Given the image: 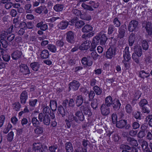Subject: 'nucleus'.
Segmentation results:
<instances>
[{"instance_id":"obj_1","label":"nucleus","mask_w":152,"mask_h":152,"mask_svg":"<svg viewBox=\"0 0 152 152\" xmlns=\"http://www.w3.org/2000/svg\"><path fill=\"white\" fill-rule=\"evenodd\" d=\"M123 57L124 59L123 61L125 66L126 69L129 68V61L131 59L130 56L129 52V48L126 47L124 51Z\"/></svg>"},{"instance_id":"obj_2","label":"nucleus","mask_w":152,"mask_h":152,"mask_svg":"<svg viewBox=\"0 0 152 152\" xmlns=\"http://www.w3.org/2000/svg\"><path fill=\"white\" fill-rule=\"evenodd\" d=\"M103 31H101L98 36H96L94 38V40L96 42L99 43L101 45H104L106 42L107 39V38L106 36V34L103 33Z\"/></svg>"},{"instance_id":"obj_3","label":"nucleus","mask_w":152,"mask_h":152,"mask_svg":"<svg viewBox=\"0 0 152 152\" xmlns=\"http://www.w3.org/2000/svg\"><path fill=\"white\" fill-rule=\"evenodd\" d=\"M147 104H148V102L145 99L141 100L138 103V105L141 109L142 112L144 113L148 114L150 112V111L145 106Z\"/></svg>"},{"instance_id":"obj_4","label":"nucleus","mask_w":152,"mask_h":152,"mask_svg":"<svg viewBox=\"0 0 152 152\" xmlns=\"http://www.w3.org/2000/svg\"><path fill=\"white\" fill-rule=\"evenodd\" d=\"M89 102L85 101L84 104L80 107V110L83 111L84 114L88 115V116H90L92 114L91 112L89 109Z\"/></svg>"},{"instance_id":"obj_5","label":"nucleus","mask_w":152,"mask_h":152,"mask_svg":"<svg viewBox=\"0 0 152 152\" xmlns=\"http://www.w3.org/2000/svg\"><path fill=\"white\" fill-rule=\"evenodd\" d=\"M13 28V27L12 26L8 29L6 31H2L1 33H7V34L5 37V39L7 38V40L8 41V42H11L14 39L15 37V36L14 34H11Z\"/></svg>"},{"instance_id":"obj_6","label":"nucleus","mask_w":152,"mask_h":152,"mask_svg":"<svg viewBox=\"0 0 152 152\" xmlns=\"http://www.w3.org/2000/svg\"><path fill=\"white\" fill-rule=\"evenodd\" d=\"M38 118L40 122L43 121L45 125H48L50 123V118L48 115H45L44 116L42 113H40L38 115Z\"/></svg>"},{"instance_id":"obj_7","label":"nucleus","mask_w":152,"mask_h":152,"mask_svg":"<svg viewBox=\"0 0 152 152\" xmlns=\"http://www.w3.org/2000/svg\"><path fill=\"white\" fill-rule=\"evenodd\" d=\"M116 53V48L111 47L107 51L106 56L108 58L111 59L115 56Z\"/></svg>"},{"instance_id":"obj_8","label":"nucleus","mask_w":152,"mask_h":152,"mask_svg":"<svg viewBox=\"0 0 152 152\" xmlns=\"http://www.w3.org/2000/svg\"><path fill=\"white\" fill-rule=\"evenodd\" d=\"M138 24V22L134 20H131L129 23L128 30L130 32L134 31L137 27Z\"/></svg>"},{"instance_id":"obj_9","label":"nucleus","mask_w":152,"mask_h":152,"mask_svg":"<svg viewBox=\"0 0 152 152\" xmlns=\"http://www.w3.org/2000/svg\"><path fill=\"white\" fill-rule=\"evenodd\" d=\"M81 62L82 64L85 66H91L92 64V61L90 56L83 57L82 59Z\"/></svg>"},{"instance_id":"obj_10","label":"nucleus","mask_w":152,"mask_h":152,"mask_svg":"<svg viewBox=\"0 0 152 152\" xmlns=\"http://www.w3.org/2000/svg\"><path fill=\"white\" fill-rule=\"evenodd\" d=\"M19 72L23 74L26 75L30 73V70L28 66L26 64H21L19 66Z\"/></svg>"},{"instance_id":"obj_11","label":"nucleus","mask_w":152,"mask_h":152,"mask_svg":"<svg viewBox=\"0 0 152 152\" xmlns=\"http://www.w3.org/2000/svg\"><path fill=\"white\" fill-rule=\"evenodd\" d=\"M7 33H1L0 35V42L2 44L3 48H6L8 46V42L5 39V37Z\"/></svg>"},{"instance_id":"obj_12","label":"nucleus","mask_w":152,"mask_h":152,"mask_svg":"<svg viewBox=\"0 0 152 152\" xmlns=\"http://www.w3.org/2000/svg\"><path fill=\"white\" fill-rule=\"evenodd\" d=\"M109 107L103 104L101 107V110L102 114L104 116L108 115L110 113Z\"/></svg>"},{"instance_id":"obj_13","label":"nucleus","mask_w":152,"mask_h":152,"mask_svg":"<svg viewBox=\"0 0 152 152\" xmlns=\"http://www.w3.org/2000/svg\"><path fill=\"white\" fill-rule=\"evenodd\" d=\"M80 86V83L78 81L74 80L69 83V88L70 89L76 91L78 89Z\"/></svg>"},{"instance_id":"obj_14","label":"nucleus","mask_w":152,"mask_h":152,"mask_svg":"<svg viewBox=\"0 0 152 152\" xmlns=\"http://www.w3.org/2000/svg\"><path fill=\"white\" fill-rule=\"evenodd\" d=\"M28 94L26 91H23L20 96V102L21 104H25L28 99Z\"/></svg>"},{"instance_id":"obj_15","label":"nucleus","mask_w":152,"mask_h":152,"mask_svg":"<svg viewBox=\"0 0 152 152\" xmlns=\"http://www.w3.org/2000/svg\"><path fill=\"white\" fill-rule=\"evenodd\" d=\"M33 145V148H26L25 152H37L38 148L41 147L40 143H35Z\"/></svg>"},{"instance_id":"obj_16","label":"nucleus","mask_w":152,"mask_h":152,"mask_svg":"<svg viewBox=\"0 0 152 152\" xmlns=\"http://www.w3.org/2000/svg\"><path fill=\"white\" fill-rule=\"evenodd\" d=\"M66 39L67 41L70 43H73L74 42V36L72 31H69L66 33Z\"/></svg>"},{"instance_id":"obj_17","label":"nucleus","mask_w":152,"mask_h":152,"mask_svg":"<svg viewBox=\"0 0 152 152\" xmlns=\"http://www.w3.org/2000/svg\"><path fill=\"white\" fill-rule=\"evenodd\" d=\"M22 54V52L21 51L17 50L11 54V57L13 60H17L21 58Z\"/></svg>"},{"instance_id":"obj_18","label":"nucleus","mask_w":152,"mask_h":152,"mask_svg":"<svg viewBox=\"0 0 152 152\" xmlns=\"http://www.w3.org/2000/svg\"><path fill=\"white\" fill-rule=\"evenodd\" d=\"M137 39V35H135L133 33H131L129 37V45L131 46H132L135 41Z\"/></svg>"},{"instance_id":"obj_19","label":"nucleus","mask_w":152,"mask_h":152,"mask_svg":"<svg viewBox=\"0 0 152 152\" xmlns=\"http://www.w3.org/2000/svg\"><path fill=\"white\" fill-rule=\"evenodd\" d=\"M91 42L89 41L84 42L79 47V49L82 50H86L90 46Z\"/></svg>"},{"instance_id":"obj_20","label":"nucleus","mask_w":152,"mask_h":152,"mask_svg":"<svg viewBox=\"0 0 152 152\" xmlns=\"http://www.w3.org/2000/svg\"><path fill=\"white\" fill-rule=\"evenodd\" d=\"M121 105L118 99H115L113 100V102L112 105L113 106V109L115 110H116L120 109Z\"/></svg>"},{"instance_id":"obj_21","label":"nucleus","mask_w":152,"mask_h":152,"mask_svg":"<svg viewBox=\"0 0 152 152\" xmlns=\"http://www.w3.org/2000/svg\"><path fill=\"white\" fill-rule=\"evenodd\" d=\"M126 140L128 143L132 146H137L138 145V143L137 140L134 138L130 137H127Z\"/></svg>"},{"instance_id":"obj_22","label":"nucleus","mask_w":152,"mask_h":152,"mask_svg":"<svg viewBox=\"0 0 152 152\" xmlns=\"http://www.w3.org/2000/svg\"><path fill=\"white\" fill-rule=\"evenodd\" d=\"M69 25V22L66 21H62L58 25V28L62 30L64 29L67 28Z\"/></svg>"},{"instance_id":"obj_23","label":"nucleus","mask_w":152,"mask_h":152,"mask_svg":"<svg viewBox=\"0 0 152 152\" xmlns=\"http://www.w3.org/2000/svg\"><path fill=\"white\" fill-rule=\"evenodd\" d=\"M83 98L82 95L77 96L75 100V103L76 106L78 107L81 106L83 102Z\"/></svg>"},{"instance_id":"obj_24","label":"nucleus","mask_w":152,"mask_h":152,"mask_svg":"<svg viewBox=\"0 0 152 152\" xmlns=\"http://www.w3.org/2000/svg\"><path fill=\"white\" fill-rule=\"evenodd\" d=\"M50 54L49 51L46 50L44 49L41 51L40 53V56L42 59H46L49 56Z\"/></svg>"},{"instance_id":"obj_25","label":"nucleus","mask_w":152,"mask_h":152,"mask_svg":"<svg viewBox=\"0 0 152 152\" xmlns=\"http://www.w3.org/2000/svg\"><path fill=\"white\" fill-rule=\"evenodd\" d=\"M134 53H136L140 56L142 55V48L140 46H135L134 47Z\"/></svg>"},{"instance_id":"obj_26","label":"nucleus","mask_w":152,"mask_h":152,"mask_svg":"<svg viewBox=\"0 0 152 152\" xmlns=\"http://www.w3.org/2000/svg\"><path fill=\"white\" fill-rule=\"evenodd\" d=\"M64 6V5L59 4H58L54 6L53 9L55 11L58 12L62 11Z\"/></svg>"},{"instance_id":"obj_27","label":"nucleus","mask_w":152,"mask_h":152,"mask_svg":"<svg viewBox=\"0 0 152 152\" xmlns=\"http://www.w3.org/2000/svg\"><path fill=\"white\" fill-rule=\"evenodd\" d=\"M126 124V121L121 120L117 121L116 124L117 127L119 128H122L124 127Z\"/></svg>"},{"instance_id":"obj_28","label":"nucleus","mask_w":152,"mask_h":152,"mask_svg":"<svg viewBox=\"0 0 152 152\" xmlns=\"http://www.w3.org/2000/svg\"><path fill=\"white\" fill-rule=\"evenodd\" d=\"M105 104H104L109 107H110L112 105L113 102V98L110 96L106 97L105 99Z\"/></svg>"},{"instance_id":"obj_29","label":"nucleus","mask_w":152,"mask_h":152,"mask_svg":"<svg viewBox=\"0 0 152 152\" xmlns=\"http://www.w3.org/2000/svg\"><path fill=\"white\" fill-rule=\"evenodd\" d=\"M50 106L52 111H55L57 108V104L56 102L54 100H51L50 103Z\"/></svg>"},{"instance_id":"obj_30","label":"nucleus","mask_w":152,"mask_h":152,"mask_svg":"<svg viewBox=\"0 0 152 152\" xmlns=\"http://www.w3.org/2000/svg\"><path fill=\"white\" fill-rule=\"evenodd\" d=\"M75 115L76 117H78L79 121H83L84 120V116L82 111H77L76 112Z\"/></svg>"},{"instance_id":"obj_31","label":"nucleus","mask_w":152,"mask_h":152,"mask_svg":"<svg viewBox=\"0 0 152 152\" xmlns=\"http://www.w3.org/2000/svg\"><path fill=\"white\" fill-rule=\"evenodd\" d=\"M68 121L70 122H72L75 121L78 123H80L77 118L75 116H74L72 113H70L69 114L68 116Z\"/></svg>"},{"instance_id":"obj_32","label":"nucleus","mask_w":152,"mask_h":152,"mask_svg":"<svg viewBox=\"0 0 152 152\" xmlns=\"http://www.w3.org/2000/svg\"><path fill=\"white\" fill-rule=\"evenodd\" d=\"M124 28V26H122L119 29L118 31L119 34L118 35V37L120 38H123L124 36L125 30Z\"/></svg>"},{"instance_id":"obj_33","label":"nucleus","mask_w":152,"mask_h":152,"mask_svg":"<svg viewBox=\"0 0 152 152\" xmlns=\"http://www.w3.org/2000/svg\"><path fill=\"white\" fill-rule=\"evenodd\" d=\"M145 29L149 35H151L152 32V24L150 22H148L146 24Z\"/></svg>"},{"instance_id":"obj_34","label":"nucleus","mask_w":152,"mask_h":152,"mask_svg":"<svg viewBox=\"0 0 152 152\" xmlns=\"http://www.w3.org/2000/svg\"><path fill=\"white\" fill-rule=\"evenodd\" d=\"M93 30L92 27L89 25H85L82 28V31L83 32H88L91 31Z\"/></svg>"},{"instance_id":"obj_35","label":"nucleus","mask_w":152,"mask_h":152,"mask_svg":"<svg viewBox=\"0 0 152 152\" xmlns=\"http://www.w3.org/2000/svg\"><path fill=\"white\" fill-rule=\"evenodd\" d=\"M65 148L66 152H73V147L70 142H68L66 143Z\"/></svg>"},{"instance_id":"obj_36","label":"nucleus","mask_w":152,"mask_h":152,"mask_svg":"<svg viewBox=\"0 0 152 152\" xmlns=\"http://www.w3.org/2000/svg\"><path fill=\"white\" fill-rule=\"evenodd\" d=\"M30 66L33 70L36 71L39 68V65L37 62H34L31 64Z\"/></svg>"},{"instance_id":"obj_37","label":"nucleus","mask_w":152,"mask_h":152,"mask_svg":"<svg viewBox=\"0 0 152 152\" xmlns=\"http://www.w3.org/2000/svg\"><path fill=\"white\" fill-rule=\"evenodd\" d=\"M150 76L149 72H146L144 70H142L140 72L139 76L142 78H147Z\"/></svg>"},{"instance_id":"obj_38","label":"nucleus","mask_w":152,"mask_h":152,"mask_svg":"<svg viewBox=\"0 0 152 152\" xmlns=\"http://www.w3.org/2000/svg\"><path fill=\"white\" fill-rule=\"evenodd\" d=\"M99 101L96 99H94L93 100L91 103V107L94 110H96L97 107L99 104Z\"/></svg>"},{"instance_id":"obj_39","label":"nucleus","mask_w":152,"mask_h":152,"mask_svg":"<svg viewBox=\"0 0 152 152\" xmlns=\"http://www.w3.org/2000/svg\"><path fill=\"white\" fill-rule=\"evenodd\" d=\"M47 48L52 53H56L57 50L56 46L52 44H49L47 46Z\"/></svg>"},{"instance_id":"obj_40","label":"nucleus","mask_w":152,"mask_h":152,"mask_svg":"<svg viewBox=\"0 0 152 152\" xmlns=\"http://www.w3.org/2000/svg\"><path fill=\"white\" fill-rule=\"evenodd\" d=\"M44 128L42 126H37L34 129V132L37 134H41L43 132Z\"/></svg>"},{"instance_id":"obj_41","label":"nucleus","mask_w":152,"mask_h":152,"mask_svg":"<svg viewBox=\"0 0 152 152\" xmlns=\"http://www.w3.org/2000/svg\"><path fill=\"white\" fill-rule=\"evenodd\" d=\"M93 89L97 95H100L102 92L101 89L97 86H94Z\"/></svg>"},{"instance_id":"obj_42","label":"nucleus","mask_w":152,"mask_h":152,"mask_svg":"<svg viewBox=\"0 0 152 152\" xmlns=\"http://www.w3.org/2000/svg\"><path fill=\"white\" fill-rule=\"evenodd\" d=\"M81 7L84 9L90 11H93L94 9L92 8L91 6L87 5L85 3H83L81 5Z\"/></svg>"},{"instance_id":"obj_43","label":"nucleus","mask_w":152,"mask_h":152,"mask_svg":"<svg viewBox=\"0 0 152 152\" xmlns=\"http://www.w3.org/2000/svg\"><path fill=\"white\" fill-rule=\"evenodd\" d=\"M58 110L62 117L65 116V110L63 106L61 105L59 106L58 108Z\"/></svg>"},{"instance_id":"obj_44","label":"nucleus","mask_w":152,"mask_h":152,"mask_svg":"<svg viewBox=\"0 0 152 152\" xmlns=\"http://www.w3.org/2000/svg\"><path fill=\"white\" fill-rule=\"evenodd\" d=\"M140 56H139L136 53H133L132 55V58L133 60L137 63L138 64L140 62L139 57Z\"/></svg>"},{"instance_id":"obj_45","label":"nucleus","mask_w":152,"mask_h":152,"mask_svg":"<svg viewBox=\"0 0 152 152\" xmlns=\"http://www.w3.org/2000/svg\"><path fill=\"white\" fill-rule=\"evenodd\" d=\"M115 27L112 24H110L108 25V34H111L114 31Z\"/></svg>"},{"instance_id":"obj_46","label":"nucleus","mask_w":152,"mask_h":152,"mask_svg":"<svg viewBox=\"0 0 152 152\" xmlns=\"http://www.w3.org/2000/svg\"><path fill=\"white\" fill-rule=\"evenodd\" d=\"M51 112L50 109L49 107L46 106L43 107L42 109L43 114H44L45 115H48V114H50Z\"/></svg>"},{"instance_id":"obj_47","label":"nucleus","mask_w":152,"mask_h":152,"mask_svg":"<svg viewBox=\"0 0 152 152\" xmlns=\"http://www.w3.org/2000/svg\"><path fill=\"white\" fill-rule=\"evenodd\" d=\"M37 102L38 100L37 99H31L29 100L28 103L30 106L31 107H34L36 105Z\"/></svg>"},{"instance_id":"obj_48","label":"nucleus","mask_w":152,"mask_h":152,"mask_svg":"<svg viewBox=\"0 0 152 152\" xmlns=\"http://www.w3.org/2000/svg\"><path fill=\"white\" fill-rule=\"evenodd\" d=\"M125 109L126 112L129 114L131 113L133 110L131 105L129 104L126 105L125 107Z\"/></svg>"},{"instance_id":"obj_49","label":"nucleus","mask_w":152,"mask_h":152,"mask_svg":"<svg viewBox=\"0 0 152 152\" xmlns=\"http://www.w3.org/2000/svg\"><path fill=\"white\" fill-rule=\"evenodd\" d=\"M142 147L144 151L146 152H150V151L148 147V144L147 142L144 141L142 145Z\"/></svg>"},{"instance_id":"obj_50","label":"nucleus","mask_w":152,"mask_h":152,"mask_svg":"<svg viewBox=\"0 0 152 152\" xmlns=\"http://www.w3.org/2000/svg\"><path fill=\"white\" fill-rule=\"evenodd\" d=\"M31 7V5L30 4H26L24 7V9L26 12L27 13H31V10L30 9Z\"/></svg>"},{"instance_id":"obj_51","label":"nucleus","mask_w":152,"mask_h":152,"mask_svg":"<svg viewBox=\"0 0 152 152\" xmlns=\"http://www.w3.org/2000/svg\"><path fill=\"white\" fill-rule=\"evenodd\" d=\"M107 128L106 126L104 125L102 127H100L97 130L98 133L100 134L104 133L106 132V128Z\"/></svg>"},{"instance_id":"obj_52","label":"nucleus","mask_w":152,"mask_h":152,"mask_svg":"<svg viewBox=\"0 0 152 152\" xmlns=\"http://www.w3.org/2000/svg\"><path fill=\"white\" fill-rule=\"evenodd\" d=\"M18 17L14 18L13 20V23L14 24V27L16 28H18L19 27L20 21L18 20Z\"/></svg>"},{"instance_id":"obj_53","label":"nucleus","mask_w":152,"mask_h":152,"mask_svg":"<svg viewBox=\"0 0 152 152\" xmlns=\"http://www.w3.org/2000/svg\"><path fill=\"white\" fill-rule=\"evenodd\" d=\"M13 107L15 110L18 111L21 107V105L19 102H16L13 104Z\"/></svg>"},{"instance_id":"obj_54","label":"nucleus","mask_w":152,"mask_h":152,"mask_svg":"<svg viewBox=\"0 0 152 152\" xmlns=\"http://www.w3.org/2000/svg\"><path fill=\"white\" fill-rule=\"evenodd\" d=\"M85 24L84 23L82 20L77 21L75 23V26L78 28H81Z\"/></svg>"},{"instance_id":"obj_55","label":"nucleus","mask_w":152,"mask_h":152,"mask_svg":"<svg viewBox=\"0 0 152 152\" xmlns=\"http://www.w3.org/2000/svg\"><path fill=\"white\" fill-rule=\"evenodd\" d=\"M142 46L143 49L145 50H147L148 48V45L147 42L145 40H143L142 42Z\"/></svg>"},{"instance_id":"obj_56","label":"nucleus","mask_w":152,"mask_h":152,"mask_svg":"<svg viewBox=\"0 0 152 152\" xmlns=\"http://www.w3.org/2000/svg\"><path fill=\"white\" fill-rule=\"evenodd\" d=\"M32 122L33 125L34 127L38 126L39 122L37 119L35 117L33 118L32 119Z\"/></svg>"},{"instance_id":"obj_57","label":"nucleus","mask_w":152,"mask_h":152,"mask_svg":"<svg viewBox=\"0 0 152 152\" xmlns=\"http://www.w3.org/2000/svg\"><path fill=\"white\" fill-rule=\"evenodd\" d=\"M14 136V133L12 131L9 132L7 135V140L9 142L12 141Z\"/></svg>"},{"instance_id":"obj_58","label":"nucleus","mask_w":152,"mask_h":152,"mask_svg":"<svg viewBox=\"0 0 152 152\" xmlns=\"http://www.w3.org/2000/svg\"><path fill=\"white\" fill-rule=\"evenodd\" d=\"M64 40L63 39H61L60 40H57L56 42V45L60 47H62L64 45Z\"/></svg>"},{"instance_id":"obj_59","label":"nucleus","mask_w":152,"mask_h":152,"mask_svg":"<svg viewBox=\"0 0 152 152\" xmlns=\"http://www.w3.org/2000/svg\"><path fill=\"white\" fill-rule=\"evenodd\" d=\"M58 146L56 145H51L49 147V150L51 152H56V150L58 148Z\"/></svg>"},{"instance_id":"obj_60","label":"nucleus","mask_w":152,"mask_h":152,"mask_svg":"<svg viewBox=\"0 0 152 152\" xmlns=\"http://www.w3.org/2000/svg\"><path fill=\"white\" fill-rule=\"evenodd\" d=\"M114 25L116 27H119L121 25V23L117 18H115L113 21Z\"/></svg>"},{"instance_id":"obj_61","label":"nucleus","mask_w":152,"mask_h":152,"mask_svg":"<svg viewBox=\"0 0 152 152\" xmlns=\"http://www.w3.org/2000/svg\"><path fill=\"white\" fill-rule=\"evenodd\" d=\"M148 126L146 124H143L141 126V131H144V132H147L148 131Z\"/></svg>"},{"instance_id":"obj_62","label":"nucleus","mask_w":152,"mask_h":152,"mask_svg":"<svg viewBox=\"0 0 152 152\" xmlns=\"http://www.w3.org/2000/svg\"><path fill=\"white\" fill-rule=\"evenodd\" d=\"M75 105L74 100L73 99H70L69 101L67 107H73Z\"/></svg>"},{"instance_id":"obj_63","label":"nucleus","mask_w":152,"mask_h":152,"mask_svg":"<svg viewBox=\"0 0 152 152\" xmlns=\"http://www.w3.org/2000/svg\"><path fill=\"white\" fill-rule=\"evenodd\" d=\"M111 118L113 124H115L117 122V117L116 114H113L111 115Z\"/></svg>"},{"instance_id":"obj_64","label":"nucleus","mask_w":152,"mask_h":152,"mask_svg":"<svg viewBox=\"0 0 152 152\" xmlns=\"http://www.w3.org/2000/svg\"><path fill=\"white\" fill-rule=\"evenodd\" d=\"M141 93L140 91H136L134 94L135 99H139L141 95Z\"/></svg>"}]
</instances>
